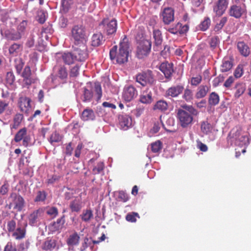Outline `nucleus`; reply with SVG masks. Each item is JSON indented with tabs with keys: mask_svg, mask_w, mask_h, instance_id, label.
Segmentation results:
<instances>
[{
	"mask_svg": "<svg viewBox=\"0 0 251 251\" xmlns=\"http://www.w3.org/2000/svg\"><path fill=\"white\" fill-rule=\"evenodd\" d=\"M9 203L6 206L9 209H13L17 212H21L25 206V201L24 198L19 193H11L8 197Z\"/></svg>",
	"mask_w": 251,
	"mask_h": 251,
	"instance_id": "obj_2",
	"label": "nucleus"
},
{
	"mask_svg": "<svg viewBox=\"0 0 251 251\" xmlns=\"http://www.w3.org/2000/svg\"><path fill=\"white\" fill-rule=\"evenodd\" d=\"M232 66L233 63L231 61L224 59L221 66V71L222 72H228L232 68Z\"/></svg>",
	"mask_w": 251,
	"mask_h": 251,
	"instance_id": "obj_35",
	"label": "nucleus"
},
{
	"mask_svg": "<svg viewBox=\"0 0 251 251\" xmlns=\"http://www.w3.org/2000/svg\"><path fill=\"white\" fill-rule=\"evenodd\" d=\"M136 217L139 218V215L136 212H131L128 213L126 216V219L129 222H135L136 221Z\"/></svg>",
	"mask_w": 251,
	"mask_h": 251,
	"instance_id": "obj_54",
	"label": "nucleus"
},
{
	"mask_svg": "<svg viewBox=\"0 0 251 251\" xmlns=\"http://www.w3.org/2000/svg\"><path fill=\"white\" fill-rule=\"evenodd\" d=\"M153 35L155 45L156 48H159L161 46L163 41L161 31L158 29L153 30Z\"/></svg>",
	"mask_w": 251,
	"mask_h": 251,
	"instance_id": "obj_30",
	"label": "nucleus"
},
{
	"mask_svg": "<svg viewBox=\"0 0 251 251\" xmlns=\"http://www.w3.org/2000/svg\"><path fill=\"white\" fill-rule=\"evenodd\" d=\"M244 72V66L242 64L237 66L234 72V75L236 78H240L242 76Z\"/></svg>",
	"mask_w": 251,
	"mask_h": 251,
	"instance_id": "obj_53",
	"label": "nucleus"
},
{
	"mask_svg": "<svg viewBox=\"0 0 251 251\" xmlns=\"http://www.w3.org/2000/svg\"><path fill=\"white\" fill-rule=\"evenodd\" d=\"M61 135L57 132H54L51 134L50 138V142L53 144L54 143H58L61 140Z\"/></svg>",
	"mask_w": 251,
	"mask_h": 251,
	"instance_id": "obj_51",
	"label": "nucleus"
},
{
	"mask_svg": "<svg viewBox=\"0 0 251 251\" xmlns=\"http://www.w3.org/2000/svg\"><path fill=\"white\" fill-rule=\"evenodd\" d=\"M118 27L117 21L115 19L109 20L103 19L99 25V29L107 36L115 35Z\"/></svg>",
	"mask_w": 251,
	"mask_h": 251,
	"instance_id": "obj_4",
	"label": "nucleus"
},
{
	"mask_svg": "<svg viewBox=\"0 0 251 251\" xmlns=\"http://www.w3.org/2000/svg\"><path fill=\"white\" fill-rule=\"evenodd\" d=\"M95 92L97 95V100H99L100 99L102 96V89L100 83L95 82L94 84Z\"/></svg>",
	"mask_w": 251,
	"mask_h": 251,
	"instance_id": "obj_56",
	"label": "nucleus"
},
{
	"mask_svg": "<svg viewBox=\"0 0 251 251\" xmlns=\"http://www.w3.org/2000/svg\"><path fill=\"white\" fill-rule=\"evenodd\" d=\"M16 226V221L14 220H10L8 222L7 228L8 232H14L15 230Z\"/></svg>",
	"mask_w": 251,
	"mask_h": 251,
	"instance_id": "obj_64",
	"label": "nucleus"
},
{
	"mask_svg": "<svg viewBox=\"0 0 251 251\" xmlns=\"http://www.w3.org/2000/svg\"><path fill=\"white\" fill-rule=\"evenodd\" d=\"M14 62L17 73L20 74L25 63L22 58L15 59Z\"/></svg>",
	"mask_w": 251,
	"mask_h": 251,
	"instance_id": "obj_43",
	"label": "nucleus"
},
{
	"mask_svg": "<svg viewBox=\"0 0 251 251\" xmlns=\"http://www.w3.org/2000/svg\"><path fill=\"white\" fill-rule=\"evenodd\" d=\"M95 117L93 110L89 108L84 109L81 116V119L85 121L93 120L95 119Z\"/></svg>",
	"mask_w": 251,
	"mask_h": 251,
	"instance_id": "obj_29",
	"label": "nucleus"
},
{
	"mask_svg": "<svg viewBox=\"0 0 251 251\" xmlns=\"http://www.w3.org/2000/svg\"><path fill=\"white\" fill-rule=\"evenodd\" d=\"M47 197V194L44 191H39L37 192L36 197L34 200L35 202L44 201Z\"/></svg>",
	"mask_w": 251,
	"mask_h": 251,
	"instance_id": "obj_52",
	"label": "nucleus"
},
{
	"mask_svg": "<svg viewBox=\"0 0 251 251\" xmlns=\"http://www.w3.org/2000/svg\"><path fill=\"white\" fill-rule=\"evenodd\" d=\"M183 98L187 101H190L193 99L192 91L188 88L185 89L183 95Z\"/></svg>",
	"mask_w": 251,
	"mask_h": 251,
	"instance_id": "obj_55",
	"label": "nucleus"
},
{
	"mask_svg": "<svg viewBox=\"0 0 251 251\" xmlns=\"http://www.w3.org/2000/svg\"><path fill=\"white\" fill-rule=\"evenodd\" d=\"M79 65L76 64L73 67L70 71V77H76L79 74Z\"/></svg>",
	"mask_w": 251,
	"mask_h": 251,
	"instance_id": "obj_63",
	"label": "nucleus"
},
{
	"mask_svg": "<svg viewBox=\"0 0 251 251\" xmlns=\"http://www.w3.org/2000/svg\"><path fill=\"white\" fill-rule=\"evenodd\" d=\"M202 81V76L198 75L196 76L192 77L191 79L190 83L192 86H197L201 83Z\"/></svg>",
	"mask_w": 251,
	"mask_h": 251,
	"instance_id": "obj_57",
	"label": "nucleus"
},
{
	"mask_svg": "<svg viewBox=\"0 0 251 251\" xmlns=\"http://www.w3.org/2000/svg\"><path fill=\"white\" fill-rule=\"evenodd\" d=\"M44 212V210L42 208L32 211L28 217L29 225L32 226H36L37 223L40 221V218L43 216Z\"/></svg>",
	"mask_w": 251,
	"mask_h": 251,
	"instance_id": "obj_11",
	"label": "nucleus"
},
{
	"mask_svg": "<svg viewBox=\"0 0 251 251\" xmlns=\"http://www.w3.org/2000/svg\"><path fill=\"white\" fill-rule=\"evenodd\" d=\"M196 116L191 113L178 109L176 113L178 125L182 128H188L191 127L194 123V116Z\"/></svg>",
	"mask_w": 251,
	"mask_h": 251,
	"instance_id": "obj_3",
	"label": "nucleus"
},
{
	"mask_svg": "<svg viewBox=\"0 0 251 251\" xmlns=\"http://www.w3.org/2000/svg\"><path fill=\"white\" fill-rule=\"evenodd\" d=\"M80 237L77 232H75L70 235L67 240V244L69 246L74 247L77 246L79 244Z\"/></svg>",
	"mask_w": 251,
	"mask_h": 251,
	"instance_id": "obj_27",
	"label": "nucleus"
},
{
	"mask_svg": "<svg viewBox=\"0 0 251 251\" xmlns=\"http://www.w3.org/2000/svg\"><path fill=\"white\" fill-rule=\"evenodd\" d=\"M227 21V18L226 17H222L220 20L219 23H217L214 27V30L215 31H220L225 25Z\"/></svg>",
	"mask_w": 251,
	"mask_h": 251,
	"instance_id": "obj_50",
	"label": "nucleus"
},
{
	"mask_svg": "<svg viewBox=\"0 0 251 251\" xmlns=\"http://www.w3.org/2000/svg\"><path fill=\"white\" fill-rule=\"evenodd\" d=\"M53 32V30L50 25H48L46 27H43L42 29L41 34L42 37L45 38L48 40Z\"/></svg>",
	"mask_w": 251,
	"mask_h": 251,
	"instance_id": "obj_38",
	"label": "nucleus"
},
{
	"mask_svg": "<svg viewBox=\"0 0 251 251\" xmlns=\"http://www.w3.org/2000/svg\"><path fill=\"white\" fill-rule=\"evenodd\" d=\"M220 101L219 95L215 92L211 93L209 97L208 103L210 105H216L218 104Z\"/></svg>",
	"mask_w": 251,
	"mask_h": 251,
	"instance_id": "obj_36",
	"label": "nucleus"
},
{
	"mask_svg": "<svg viewBox=\"0 0 251 251\" xmlns=\"http://www.w3.org/2000/svg\"><path fill=\"white\" fill-rule=\"evenodd\" d=\"M71 36L75 46L84 44L86 38V30L82 25H76L71 29Z\"/></svg>",
	"mask_w": 251,
	"mask_h": 251,
	"instance_id": "obj_5",
	"label": "nucleus"
},
{
	"mask_svg": "<svg viewBox=\"0 0 251 251\" xmlns=\"http://www.w3.org/2000/svg\"><path fill=\"white\" fill-rule=\"evenodd\" d=\"M129 45L126 38L120 44L119 51L117 52V46H114L110 50L109 55L111 60L116 59L119 64L126 62L128 56Z\"/></svg>",
	"mask_w": 251,
	"mask_h": 251,
	"instance_id": "obj_1",
	"label": "nucleus"
},
{
	"mask_svg": "<svg viewBox=\"0 0 251 251\" xmlns=\"http://www.w3.org/2000/svg\"><path fill=\"white\" fill-rule=\"evenodd\" d=\"M183 108L182 109L187 111L188 113H191L195 115H198L199 112L194 107H193L192 105H188L187 104H184L181 106Z\"/></svg>",
	"mask_w": 251,
	"mask_h": 251,
	"instance_id": "obj_59",
	"label": "nucleus"
},
{
	"mask_svg": "<svg viewBox=\"0 0 251 251\" xmlns=\"http://www.w3.org/2000/svg\"><path fill=\"white\" fill-rule=\"evenodd\" d=\"M211 24L210 19L208 17L204 18V20L199 25L200 29L202 31H205L209 27Z\"/></svg>",
	"mask_w": 251,
	"mask_h": 251,
	"instance_id": "obj_46",
	"label": "nucleus"
},
{
	"mask_svg": "<svg viewBox=\"0 0 251 251\" xmlns=\"http://www.w3.org/2000/svg\"><path fill=\"white\" fill-rule=\"evenodd\" d=\"M1 34L7 40L18 41L22 38L21 35L17 31L8 29L1 30Z\"/></svg>",
	"mask_w": 251,
	"mask_h": 251,
	"instance_id": "obj_14",
	"label": "nucleus"
},
{
	"mask_svg": "<svg viewBox=\"0 0 251 251\" xmlns=\"http://www.w3.org/2000/svg\"><path fill=\"white\" fill-rule=\"evenodd\" d=\"M237 49L241 54L247 57L250 53V49L249 46L244 42H239L237 43Z\"/></svg>",
	"mask_w": 251,
	"mask_h": 251,
	"instance_id": "obj_25",
	"label": "nucleus"
},
{
	"mask_svg": "<svg viewBox=\"0 0 251 251\" xmlns=\"http://www.w3.org/2000/svg\"><path fill=\"white\" fill-rule=\"evenodd\" d=\"M26 230L24 228L18 227L12 234L13 236L17 240H20L25 238Z\"/></svg>",
	"mask_w": 251,
	"mask_h": 251,
	"instance_id": "obj_32",
	"label": "nucleus"
},
{
	"mask_svg": "<svg viewBox=\"0 0 251 251\" xmlns=\"http://www.w3.org/2000/svg\"><path fill=\"white\" fill-rule=\"evenodd\" d=\"M228 0H218L213 6V11L217 15L221 16L226 11Z\"/></svg>",
	"mask_w": 251,
	"mask_h": 251,
	"instance_id": "obj_12",
	"label": "nucleus"
},
{
	"mask_svg": "<svg viewBox=\"0 0 251 251\" xmlns=\"http://www.w3.org/2000/svg\"><path fill=\"white\" fill-rule=\"evenodd\" d=\"M65 222V216L63 215L61 218L58 219L56 222H54L49 225V230L52 233L59 231L63 228Z\"/></svg>",
	"mask_w": 251,
	"mask_h": 251,
	"instance_id": "obj_13",
	"label": "nucleus"
},
{
	"mask_svg": "<svg viewBox=\"0 0 251 251\" xmlns=\"http://www.w3.org/2000/svg\"><path fill=\"white\" fill-rule=\"evenodd\" d=\"M82 100L83 102H89L91 100L93 94L92 92V83H87V86L83 88Z\"/></svg>",
	"mask_w": 251,
	"mask_h": 251,
	"instance_id": "obj_18",
	"label": "nucleus"
},
{
	"mask_svg": "<svg viewBox=\"0 0 251 251\" xmlns=\"http://www.w3.org/2000/svg\"><path fill=\"white\" fill-rule=\"evenodd\" d=\"M138 92L132 85L126 86L124 89L123 97L125 101L129 102L137 97Z\"/></svg>",
	"mask_w": 251,
	"mask_h": 251,
	"instance_id": "obj_10",
	"label": "nucleus"
},
{
	"mask_svg": "<svg viewBox=\"0 0 251 251\" xmlns=\"http://www.w3.org/2000/svg\"><path fill=\"white\" fill-rule=\"evenodd\" d=\"M82 203L81 196L75 197V199L71 201L69 204L72 212H79L82 208Z\"/></svg>",
	"mask_w": 251,
	"mask_h": 251,
	"instance_id": "obj_19",
	"label": "nucleus"
},
{
	"mask_svg": "<svg viewBox=\"0 0 251 251\" xmlns=\"http://www.w3.org/2000/svg\"><path fill=\"white\" fill-rule=\"evenodd\" d=\"M79 47H74V54L76 56L77 61H84L88 57L87 47L84 44H79Z\"/></svg>",
	"mask_w": 251,
	"mask_h": 251,
	"instance_id": "obj_9",
	"label": "nucleus"
},
{
	"mask_svg": "<svg viewBox=\"0 0 251 251\" xmlns=\"http://www.w3.org/2000/svg\"><path fill=\"white\" fill-rule=\"evenodd\" d=\"M23 50V45L21 44L14 43L8 49L9 54L12 57H15Z\"/></svg>",
	"mask_w": 251,
	"mask_h": 251,
	"instance_id": "obj_23",
	"label": "nucleus"
},
{
	"mask_svg": "<svg viewBox=\"0 0 251 251\" xmlns=\"http://www.w3.org/2000/svg\"><path fill=\"white\" fill-rule=\"evenodd\" d=\"M159 69L167 78H170L174 72L173 64L172 63L163 62L160 65Z\"/></svg>",
	"mask_w": 251,
	"mask_h": 251,
	"instance_id": "obj_15",
	"label": "nucleus"
},
{
	"mask_svg": "<svg viewBox=\"0 0 251 251\" xmlns=\"http://www.w3.org/2000/svg\"><path fill=\"white\" fill-rule=\"evenodd\" d=\"M163 22L165 24H169L174 20V12L171 8H165L162 14Z\"/></svg>",
	"mask_w": 251,
	"mask_h": 251,
	"instance_id": "obj_17",
	"label": "nucleus"
},
{
	"mask_svg": "<svg viewBox=\"0 0 251 251\" xmlns=\"http://www.w3.org/2000/svg\"><path fill=\"white\" fill-rule=\"evenodd\" d=\"M26 133L27 129L25 127L21 129L15 134L14 140L16 143L20 142L26 135Z\"/></svg>",
	"mask_w": 251,
	"mask_h": 251,
	"instance_id": "obj_34",
	"label": "nucleus"
},
{
	"mask_svg": "<svg viewBox=\"0 0 251 251\" xmlns=\"http://www.w3.org/2000/svg\"><path fill=\"white\" fill-rule=\"evenodd\" d=\"M58 76L61 79H66L68 76V72L66 68L64 66H61L59 67L57 73Z\"/></svg>",
	"mask_w": 251,
	"mask_h": 251,
	"instance_id": "obj_42",
	"label": "nucleus"
},
{
	"mask_svg": "<svg viewBox=\"0 0 251 251\" xmlns=\"http://www.w3.org/2000/svg\"><path fill=\"white\" fill-rule=\"evenodd\" d=\"M176 27H178L179 33L180 34L185 33L189 29V26L188 25L185 24V25H182L179 23H177L176 25Z\"/></svg>",
	"mask_w": 251,
	"mask_h": 251,
	"instance_id": "obj_62",
	"label": "nucleus"
},
{
	"mask_svg": "<svg viewBox=\"0 0 251 251\" xmlns=\"http://www.w3.org/2000/svg\"><path fill=\"white\" fill-rule=\"evenodd\" d=\"M168 105L167 102L164 100H159L157 101L153 106V110H159L160 111H165L167 110Z\"/></svg>",
	"mask_w": 251,
	"mask_h": 251,
	"instance_id": "obj_31",
	"label": "nucleus"
},
{
	"mask_svg": "<svg viewBox=\"0 0 251 251\" xmlns=\"http://www.w3.org/2000/svg\"><path fill=\"white\" fill-rule=\"evenodd\" d=\"M162 149V143L160 141H156L151 144V150L153 153H158Z\"/></svg>",
	"mask_w": 251,
	"mask_h": 251,
	"instance_id": "obj_48",
	"label": "nucleus"
},
{
	"mask_svg": "<svg viewBox=\"0 0 251 251\" xmlns=\"http://www.w3.org/2000/svg\"><path fill=\"white\" fill-rule=\"evenodd\" d=\"M236 92L234 94V97L236 98H239L245 92L246 86L244 84L238 83L236 85Z\"/></svg>",
	"mask_w": 251,
	"mask_h": 251,
	"instance_id": "obj_39",
	"label": "nucleus"
},
{
	"mask_svg": "<svg viewBox=\"0 0 251 251\" xmlns=\"http://www.w3.org/2000/svg\"><path fill=\"white\" fill-rule=\"evenodd\" d=\"M184 90V87L181 85L173 86L169 88L166 91V95L172 97H177Z\"/></svg>",
	"mask_w": 251,
	"mask_h": 251,
	"instance_id": "obj_20",
	"label": "nucleus"
},
{
	"mask_svg": "<svg viewBox=\"0 0 251 251\" xmlns=\"http://www.w3.org/2000/svg\"><path fill=\"white\" fill-rule=\"evenodd\" d=\"M136 81L142 86L152 85L155 81V79L151 70H148L138 74L136 76Z\"/></svg>",
	"mask_w": 251,
	"mask_h": 251,
	"instance_id": "obj_7",
	"label": "nucleus"
},
{
	"mask_svg": "<svg viewBox=\"0 0 251 251\" xmlns=\"http://www.w3.org/2000/svg\"><path fill=\"white\" fill-rule=\"evenodd\" d=\"M153 101L152 93L149 89L144 91L140 96V101L145 104H149Z\"/></svg>",
	"mask_w": 251,
	"mask_h": 251,
	"instance_id": "obj_21",
	"label": "nucleus"
},
{
	"mask_svg": "<svg viewBox=\"0 0 251 251\" xmlns=\"http://www.w3.org/2000/svg\"><path fill=\"white\" fill-rule=\"evenodd\" d=\"M46 212L51 219L55 218L58 214V209L55 207H47Z\"/></svg>",
	"mask_w": 251,
	"mask_h": 251,
	"instance_id": "obj_40",
	"label": "nucleus"
},
{
	"mask_svg": "<svg viewBox=\"0 0 251 251\" xmlns=\"http://www.w3.org/2000/svg\"><path fill=\"white\" fill-rule=\"evenodd\" d=\"M104 42L103 35L101 33L94 34L91 38V45L94 47H98Z\"/></svg>",
	"mask_w": 251,
	"mask_h": 251,
	"instance_id": "obj_28",
	"label": "nucleus"
},
{
	"mask_svg": "<svg viewBox=\"0 0 251 251\" xmlns=\"http://www.w3.org/2000/svg\"><path fill=\"white\" fill-rule=\"evenodd\" d=\"M118 120L121 127L124 129H127L132 125L131 118L127 115H120L118 117Z\"/></svg>",
	"mask_w": 251,
	"mask_h": 251,
	"instance_id": "obj_16",
	"label": "nucleus"
},
{
	"mask_svg": "<svg viewBox=\"0 0 251 251\" xmlns=\"http://www.w3.org/2000/svg\"><path fill=\"white\" fill-rule=\"evenodd\" d=\"M15 80V77L12 72H8L6 74V83L10 85H12Z\"/></svg>",
	"mask_w": 251,
	"mask_h": 251,
	"instance_id": "obj_60",
	"label": "nucleus"
},
{
	"mask_svg": "<svg viewBox=\"0 0 251 251\" xmlns=\"http://www.w3.org/2000/svg\"><path fill=\"white\" fill-rule=\"evenodd\" d=\"M60 178V176H59L56 175H53L51 176L50 177L48 178L46 181V183L48 185H52L55 183V182H58Z\"/></svg>",
	"mask_w": 251,
	"mask_h": 251,
	"instance_id": "obj_61",
	"label": "nucleus"
},
{
	"mask_svg": "<svg viewBox=\"0 0 251 251\" xmlns=\"http://www.w3.org/2000/svg\"><path fill=\"white\" fill-rule=\"evenodd\" d=\"M104 168V164L102 162H98L97 165L94 166L92 169L93 175H98L103 172Z\"/></svg>",
	"mask_w": 251,
	"mask_h": 251,
	"instance_id": "obj_41",
	"label": "nucleus"
},
{
	"mask_svg": "<svg viewBox=\"0 0 251 251\" xmlns=\"http://www.w3.org/2000/svg\"><path fill=\"white\" fill-rule=\"evenodd\" d=\"M61 58L63 62L68 65L74 64L75 61H77L76 56L73 52H64L62 54Z\"/></svg>",
	"mask_w": 251,
	"mask_h": 251,
	"instance_id": "obj_22",
	"label": "nucleus"
},
{
	"mask_svg": "<svg viewBox=\"0 0 251 251\" xmlns=\"http://www.w3.org/2000/svg\"><path fill=\"white\" fill-rule=\"evenodd\" d=\"M201 128L203 133L207 134L212 131L213 128L208 121H203L201 123Z\"/></svg>",
	"mask_w": 251,
	"mask_h": 251,
	"instance_id": "obj_37",
	"label": "nucleus"
},
{
	"mask_svg": "<svg viewBox=\"0 0 251 251\" xmlns=\"http://www.w3.org/2000/svg\"><path fill=\"white\" fill-rule=\"evenodd\" d=\"M31 72L30 68L29 66H25L22 73V76L24 78V81L27 85H30L33 80L31 78Z\"/></svg>",
	"mask_w": 251,
	"mask_h": 251,
	"instance_id": "obj_24",
	"label": "nucleus"
},
{
	"mask_svg": "<svg viewBox=\"0 0 251 251\" xmlns=\"http://www.w3.org/2000/svg\"><path fill=\"white\" fill-rule=\"evenodd\" d=\"M151 42L148 40H143L139 43L137 49V56L140 59L147 56L151 49Z\"/></svg>",
	"mask_w": 251,
	"mask_h": 251,
	"instance_id": "obj_8",
	"label": "nucleus"
},
{
	"mask_svg": "<svg viewBox=\"0 0 251 251\" xmlns=\"http://www.w3.org/2000/svg\"><path fill=\"white\" fill-rule=\"evenodd\" d=\"M26 26L27 22L26 21H23L18 26L17 31L20 34L21 38L25 34Z\"/></svg>",
	"mask_w": 251,
	"mask_h": 251,
	"instance_id": "obj_49",
	"label": "nucleus"
},
{
	"mask_svg": "<svg viewBox=\"0 0 251 251\" xmlns=\"http://www.w3.org/2000/svg\"><path fill=\"white\" fill-rule=\"evenodd\" d=\"M67 191L64 193L65 199L69 200L74 197V195L76 194V190L73 188L66 187Z\"/></svg>",
	"mask_w": 251,
	"mask_h": 251,
	"instance_id": "obj_47",
	"label": "nucleus"
},
{
	"mask_svg": "<svg viewBox=\"0 0 251 251\" xmlns=\"http://www.w3.org/2000/svg\"><path fill=\"white\" fill-rule=\"evenodd\" d=\"M210 87L207 85H201L198 88L195 97L197 99L204 98L210 90Z\"/></svg>",
	"mask_w": 251,
	"mask_h": 251,
	"instance_id": "obj_26",
	"label": "nucleus"
},
{
	"mask_svg": "<svg viewBox=\"0 0 251 251\" xmlns=\"http://www.w3.org/2000/svg\"><path fill=\"white\" fill-rule=\"evenodd\" d=\"M246 11V5L244 0H234L230 6L228 14L235 18H239Z\"/></svg>",
	"mask_w": 251,
	"mask_h": 251,
	"instance_id": "obj_6",
	"label": "nucleus"
},
{
	"mask_svg": "<svg viewBox=\"0 0 251 251\" xmlns=\"http://www.w3.org/2000/svg\"><path fill=\"white\" fill-rule=\"evenodd\" d=\"M61 4L63 10L64 12H67L71 8V6L73 4V2L72 0H62Z\"/></svg>",
	"mask_w": 251,
	"mask_h": 251,
	"instance_id": "obj_58",
	"label": "nucleus"
},
{
	"mask_svg": "<svg viewBox=\"0 0 251 251\" xmlns=\"http://www.w3.org/2000/svg\"><path fill=\"white\" fill-rule=\"evenodd\" d=\"M56 243L54 240H49L44 243L42 249L46 251L54 249Z\"/></svg>",
	"mask_w": 251,
	"mask_h": 251,
	"instance_id": "obj_44",
	"label": "nucleus"
},
{
	"mask_svg": "<svg viewBox=\"0 0 251 251\" xmlns=\"http://www.w3.org/2000/svg\"><path fill=\"white\" fill-rule=\"evenodd\" d=\"M23 118L24 116L23 114L20 113L16 114L13 119L14 124L12 127L16 128L20 125Z\"/></svg>",
	"mask_w": 251,
	"mask_h": 251,
	"instance_id": "obj_45",
	"label": "nucleus"
},
{
	"mask_svg": "<svg viewBox=\"0 0 251 251\" xmlns=\"http://www.w3.org/2000/svg\"><path fill=\"white\" fill-rule=\"evenodd\" d=\"M80 216L83 221L85 222H89L93 217V211L90 209H86L83 210Z\"/></svg>",
	"mask_w": 251,
	"mask_h": 251,
	"instance_id": "obj_33",
	"label": "nucleus"
}]
</instances>
